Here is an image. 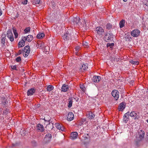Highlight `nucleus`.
Wrapping results in <instances>:
<instances>
[{"label":"nucleus","mask_w":148,"mask_h":148,"mask_svg":"<svg viewBox=\"0 0 148 148\" xmlns=\"http://www.w3.org/2000/svg\"><path fill=\"white\" fill-rule=\"evenodd\" d=\"M53 87L51 85H49L47 88V90L48 91H50L53 89Z\"/></svg>","instance_id":"nucleus-31"},{"label":"nucleus","mask_w":148,"mask_h":148,"mask_svg":"<svg viewBox=\"0 0 148 148\" xmlns=\"http://www.w3.org/2000/svg\"><path fill=\"white\" fill-rule=\"evenodd\" d=\"M55 127L58 129L62 131H64L65 129L63 125L59 123H56L55 124Z\"/></svg>","instance_id":"nucleus-9"},{"label":"nucleus","mask_w":148,"mask_h":148,"mask_svg":"<svg viewBox=\"0 0 148 148\" xmlns=\"http://www.w3.org/2000/svg\"><path fill=\"white\" fill-rule=\"evenodd\" d=\"M112 95L115 99L117 100L119 97V92L116 90H114L112 92Z\"/></svg>","instance_id":"nucleus-5"},{"label":"nucleus","mask_w":148,"mask_h":148,"mask_svg":"<svg viewBox=\"0 0 148 148\" xmlns=\"http://www.w3.org/2000/svg\"><path fill=\"white\" fill-rule=\"evenodd\" d=\"M130 112H128L126 113L123 116V121L125 123H126L129 120V116Z\"/></svg>","instance_id":"nucleus-11"},{"label":"nucleus","mask_w":148,"mask_h":148,"mask_svg":"<svg viewBox=\"0 0 148 148\" xmlns=\"http://www.w3.org/2000/svg\"><path fill=\"white\" fill-rule=\"evenodd\" d=\"M11 68L13 69L17 70L16 69V65L12 66H11Z\"/></svg>","instance_id":"nucleus-45"},{"label":"nucleus","mask_w":148,"mask_h":148,"mask_svg":"<svg viewBox=\"0 0 148 148\" xmlns=\"http://www.w3.org/2000/svg\"><path fill=\"white\" fill-rule=\"evenodd\" d=\"M96 31L99 35H102L104 33V30L100 27H97L96 29Z\"/></svg>","instance_id":"nucleus-6"},{"label":"nucleus","mask_w":148,"mask_h":148,"mask_svg":"<svg viewBox=\"0 0 148 148\" xmlns=\"http://www.w3.org/2000/svg\"><path fill=\"white\" fill-rule=\"evenodd\" d=\"M37 47L41 49H43L44 48V44L41 42H39L37 43Z\"/></svg>","instance_id":"nucleus-20"},{"label":"nucleus","mask_w":148,"mask_h":148,"mask_svg":"<svg viewBox=\"0 0 148 148\" xmlns=\"http://www.w3.org/2000/svg\"><path fill=\"white\" fill-rule=\"evenodd\" d=\"M44 51L46 52V53H48L49 52V51H45V49H44Z\"/></svg>","instance_id":"nucleus-51"},{"label":"nucleus","mask_w":148,"mask_h":148,"mask_svg":"<svg viewBox=\"0 0 148 148\" xmlns=\"http://www.w3.org/2000/svg\"><path fill=\"white\" fill-rule=\"evenodd\" d=\"M79 129L80 128H79V129H78V132H81V130L83 129V127H82V128H81V129L80 130H79Z\"/></svg>","instance_id":"nucleus-49"},{"label":"nucleus","mask_w":148,"mask_h":148,"mask_svg":"<svg viewBox=\"0 0 148 148\" xmlns=\"http://www.w3.org/2000/svg\"><path fill=\"white\" fill-rule=\"evenodd\" d=\"M80 88L84 92V91L85 90V88L84 87V86L83 85H80Z\"/></svg>","instance_id":"nucleus-43"},{"label":"nucleus","mask_w":148,"mask_h":148,"mask_svg":"<svg viewBox=\"0 0 148 148\" xmlns=\"http://www.w3.org/2000/svg\"><path fill=\"white\" fill-rule=\"evenodd\" d=\"M140 33V31L138 29H136L131 32V35L134 37H137L139 35Z\"/></svg>","instance_id":"nucleus-4"},{"label":"nucleus","mask_w":148,"mask_h":148,"mask_svg":"<svg viewBox=\"0 0 148 148\" xmlns=\"http://www.w3.org/2000/svg\"><path fill=\"white\" fill-rule=\"evenodd\" d=\"M13 30L14 34L15 36V38H16L18 37V34L17 32L16 29L15 28H13Z\"/></svg>","instance_id":"nucleus-32"},{"label":"nucleus","mask_w":148,"mask_h":148,"mask_svg":"<svg viewBox=\"0 0 148 148\" xmlns=\"http://www.w3.org/2000/svg\"><path fill=\"white\" fill-rule=\"evenodd\" d=\"M2 14V12L0 8V16Z\"/></svg>","instance_id":"nucleus-50"},{"label":"nucleus","mask_w":148,"mask_h":148,"mask_svg":"<svg viewBox=\"0 0 148 148\" xmlns=\"http://www.w3.org/2000/svg\"><path fill=\"white\" fill-rule=\"evenodd\" d=\"M86 121V119H85L82 120L80 121V123L79 124L80 126H81V125H83L84 124V123H85Z\"/></svg>","instance_id":"nucleus-35"},{"label":"nucleus","mask_w":148,"mask_h":148,"mask_svg":"<svg viewBox=\"0 0 148 148\" xmlns=\"http://www.w3.org/2000/svg\"><path fill=\"white\" fill-rule=\"evenodd\" d=\"M51 135L49 134L48 133L45 136V138L47 139L49 141L51 139Z\"/></svg>","instance_id":"nucleus-26"},{"label":"nucleus","mask_w":148,"mask_h":148,"mask_svg":"<svg viewBox=\"0 0 148 148\" xmlns=\"http://www.w3.org/2000/svg\"><path fill=\"white\" fill-rule=\"evenodd\" d=\"M74 117V115L73 113L72 112H69L67 116L68 119L69 121H71L73 119Z\"/></svg>","instance_id":"nucleus-19"},{"label":"nucleus","mask_w":148,"mask_h":148,"mask_svg":"<svg viewBox=\"0 0 148 148\" xmlns=\"http://www.w3.org/2000/svg\"><path fill=\"white\" fill-rule=\"evenodd\" d=\"M147 122L148 123V119L147 120Z\"/></svg>","instance_id":"nucleus-55"},{"label":"nucleus","mask_w":148,"mask_h":148,"mask_svg":"<svg viewBox=\"0 0 148 148\" xmlns=\"http://www.w3.org/2000/svg\"><path fill=\"white\" fill-rule=\"evenodd\" d=\"M134 82V80H131L130 82V83L131 85H133V83Z\"/></svg>","instance_id":"nucleus-48"},{"label":"nucleus","mask_w":148,"mask_h":148,"mask_svg":"<svg viewBox=\"0 0 148 148\" xmlns=\"http://www.w3.org/2000/svg\"><path fill=\"white\" fill-rule=\"evenodd\" d=\"M89 136L88 134H85L83 136V139L87 141L89 138Z\"/></svg>","instance_id":"nucleus-30"},{"label":"nucleus","mask_w":148,"mask_h":148,"mask_svg":"<svg viewBox=\"0 0 148 148\" xmlns=\"http://www.w3.org/2000/svg\"><path fill=\"white\" fill-rule=\"evenodd\" d=\"M7 103V101L6 99L5 98H3V101H2L1 104L3 107H5Z\"/></svg>","instance_id":"nucleus-24"},{"label":"nucleus","mask_w":148,"mask_h":148,"mask_svg":"<svg viewBox=\"0 0 148 148\" xmlns=\"http://www.w3.org/2000/svg\"><path fill=\"white\" fill-rule=\"evenodd\" d=\"M120 80V79H118V81H121Z\"/></svg>","instance_id":"nucleus-54"},{"label":"nucleus","mask_w":148,"mask_h":148,"mask_svg":"<svg viewBox=\"0 0 148 148\" xmlns=\"http://www.w3.org/2000/svg\"><path fill=\"white\" fill-rule=\"evenodd\" d=\"M40 0H33V3L35 4H39L40 2Z\"/></svg>","instance_id":"nucleus-40"},{"label":"nucleus","mask_w":148,"mask_h":148,"mask_svg":"<svg viewBox=\"0 0 148 148\" xmlns=\"http://www.w3.org/2000/svg\"><path fill=\"white\" fill-rule=\"evenodd\" d=\"M113 36L112 33H105L103 39L106 42H108L110 40H113Z\"/></svg>","instance_id":"nucleus-1"},{"label":"nucleus","mask_w":148,"mask_h":148,"mask_svg":"<svg viewBox=\"0 0 148 148\" xmlns=\"http://www.w3.org/2000/svg\"><path fill=\"white\" fill-rule=\"evenodd\" d=\"M125 24V20H122L120 22L119 25L120 27L122 28L124 26Z\"/></svg>","instance_id":"nucleus-27"},{"label":"nucleus","mask_w":148,"mask_h":148,"mask_svg":"<svg viewBox=\"0 0 148 148\" xmlns=\"http://www.w3.org/2000/svg\"><path fill=\"white\" fill-rule=\"evenodd\" d=\"M88 42L84 41L83 42V45L85 46H88Z\"/></svg>","instance_id":"nucleus-46"},{"label":"nucleus","mask_w":148,"mask_h":148,"mask_svg":"<svg viewBox=\"0 0 148 148\" xmlns=\"http://www.w3.org/2000/svg\"><path fill=\"white\" fill-rule=\"evenodd\" d=\"M7 36L10 39L11 42H12L14 40V38L13 37V34L11 30H8L7 32Z\"/></svg>","instance_id":"nucleus-8"},{"label":"nucleus","mask_w":148,"mask_h":148,"mask_svg":"<svg viewBox=\"0 0 148 148\" xmlns=\"http://www.w3.org/2000/svg\"><path fill=\"white\" fill-rule=\"evenodd\" d=\"M23 51L22 50H20L18 52V55H20L21 54V53H22V52H23Z\"/></svg>","instance_id":"nucleus-47"},{"label":"nucleus","mask_w":148,"mask_h":148,"mask_svg":"<svg viewBox=\"0 0 148 148\" xmlns=\"http://www.w3.org/2000/svg\"><path fill=\"white\" fill-rule=\"evenodd\" d=\"M130 62L132 64L135 65H138L139 64V62L137 61H134L131 60L130 61Z\"/></svg>","instance_id":"nucleus-38"},{"label":"nucleus","mask_w":148,"mask_h":148,"mask_svg":"<svg viewBox=\"0 0 148 148\" xmlns=\"http://www.w3.org/2000/svg\"><path fill=\"white\" fill-rule=\"evenodd\" d=\"M101 77L98 76H95L92 79L93 82H98L101 79Z\"/></svg>","instance_id":"nucleus-13"},{"label":"nucleus","mask_w":148,"mask_h":148,"mask_svg":"<svg viewBox=\"0 0 148 148\" xmlns=\"http://www.w3.org/2000/svg\"><path fill=\"white\" fill-rule=\"evenodd\" d=\"M35 92V90L34 89L31 88L28 90L27 92V95H32Z\"/></svg>","instance_id":"nucleus-21"},{"label":"nucleus","mask_w":148,"mask_h":148,"mask_svg":"<svg viewBox=\"0 0 148 148\" xmlns=\"http://www.w3.org/2000/svg\"><path fill=\"white\" fill-rule=\"evenodd\" d=\"M112 27V25L110 23H108L106 25V28L108 29H110Z\"/></svg>","instance_id":"nucleus-39"},{"label":"nucleus","mask_w":148,"mask_h":148,"mask_svg":"<svg viewBox=\"0 0 148 148\" xmlns=\"http://www.w3.org/2000/svg\"><path fill=\"white\" fill-rule=\"evenodd\" d=\"M110 59L112 61H116V62L118 61L119 60V58H115L114 57H112L110 58Z\"/></svg>","instance_id":"nucleus-36"},{"label":"nucleus","mask_w":148,"mask_h":148,"mask_svg":"<svg viewBox=\"0 0 148 148\" xmlns=\"http://www.w3.org/2000/svg\"><path fill=\"white\" fill-rule=\"evenodd\" d=\"M16 60L17 62H19L21 60V58L20 57H18L16 58Z\"/></svg>","instance_id":"nucleus-44"},{"label":"nucleus","mask_w":148,"mask_h":148,"mask_svg":"<svg viewBox=\"0 0 148 148\" xmlns=\"http://www.w3.org/2000/svg\"><path fill=\"white\" fill-rule=\"evenodd\" d=\"M87 115L88 117L90 119H92L95 116V115L92 112H89Z\"/></svg>","instance_id":"nucleus-23"},{"label":"nucleus","mask_w":148,"mask_h":148,"mask_svg":"<svg viewBox=\"0 0 148 148\" xmlns=\"http://www.w3.org/2000/svg\"><path fill=\"white\" fill-rule=\"evenodd\" d=\"M36 129L40 132H43L45 130V128L43 125L38 123L37 125Z\"/></svg>","instance_id":"nucleus-7"},{"label":"nucleus","mask_w":148,"mask_h":148,"mask_svg":"<svg viewBox=\"0 0 148 148\" xmlns=\"http://www.w3.org/2000/svg\"><path fill=\"white\" fill-rule=\"evenodd\" d=\"M69 87L68 85L63 84L61 88V91L64 92H65L68 90L69 89Z\"/></svg>","instance_id":"nucleus-14"},{"label":"nucleus","mask_w":148,"mask_h":148,"mask_svg":"<svg viewBox=\"0 0 148 148\" xmlns=\"http://www.w3.org/2000/svg\"><path fill=\"white\" fill-rule=\"evenodd\" d=\"M53 127V124L52 123H50L49 122V124H48L46 126V128L48 130H52Z\"/></svg>","instance_id":"nucleus-22"},{"label":"nucleus","mask_w":148,"mask_h":148,"mask_svg":"<svg viewBox=\"0 0 148 148\" xmlns=\"http://www.w3.org/2000/svg\"><path fill=\"white\" fill-rule=\"evenodd\" d=\"M72 101L71 100L69 101V105L68 106V107L69 108L71 107L72 105Z\"/></svg>","instance_id":"nucleus-42"},{"label":"nucleus","mask_w":148,"mask_h":148,"mask_svg":"<svg viewBox=\"0 0 148 148\" xmlns=\"http://www.w3.org/2000/svg\"><path fill=\"white\" fill-rule=\"evenodd\" d=\"M44 120H45V121H46V120L45 119H44Z\"/></svg>","instance_id":"nucleus-56"},{"label":"nucleus","mask_w":148,"mask_h":148,"mask_svg":"<svg viewBox=\"0 0 148 148\" xmlns=\"http://www.w3.org/2000/svg\"><path fill=\"white\" fill-rule=\"evenodd\" d=\"M114 46V43H108L107 44V47H110V48H111L112 47Z\"/></svg>","instance_id":"nucleus-37"},{"label":"nucleus","mask_w":148,"mask_h":148,"mask_svg":"<svg viewBox=\"0 0 148 148\" xmlns=\"http://www.w3.org/2000/svg\"><path fill=\"white\" fill-rule=\"evenodd\" d=\"M5 37H2L1 39V43L3 44H4L5 42Z\"/></svg>","instance_id":"nucleus-41"},{"label":"nucleus","mask_w":148,"mask_h":148,"mask_svg":"<svg viewBox=\"0 0 148 148\" xmlns=\"http://www.w3.org/2000/svg\"><path fill=\"white\" fill-rule=\"evenodd\" d=\"M45 34L42 33H40L38 34L37 36V38L39 39H40L45 36Z\"/></svg>","instance_id":"nucleus-29"},{"label":"nucleus","mask_w":148,"mask_h":148,"mask_svg":"<svg viewBox=\"0 0 148 148\" xmlns=\"http://www.w3.org/2000/svg\"><path fill=\"white\" fill-rule=\"evenodd\" d=\"M88 69V65L86 64L82 65L81 67L79 69L80 71H83L84 70H87Z\"/></svg>","instance_id":"nucleus-16"},{"label":"nucleus","mask_w":148,"mask_h":148,"mask_svg":"<svg viewBox=\"0 0 148 148\" xmlns=\"http://www.w3.org/2000/svg\"><path fill=\"white\" fill-rule=\"evenodd\" d=\"M130 116L133 119H135L138 117V115L135 112L133 111L130 113Z\"/></svg>","instance_id":"nucleus-18"},{"label":"nucleus","mask_w":148,"mask_h":148,"mask_svg":"<svg viewBox=\"0 0 148 148\" xmlns=\"http://www.w3.org/2000/svg\"><path fill=\"white\" fill-rule=\"evenodd\" d=\"M123 1L124 2H126L127 0H123Z\"/></svg>","instance_id":"nucleus-53"},{"label":"nucleus","mask_w":148,"mask_h":148,"mask_svg":"<svg viewBox=\"0 0 148 148\" xmlns=\"http://www.w3.org/2000/svg\"><path fill=\"white\" fill-rule=\"evenodd\" d=\"M22 37L23 38L25 41L26 40L28 42H30L33 39V36L30 35H28L26 37L24 36Z\"/></svg>","instance_id":"nucleus-10"},{"label":"nucleus","mask_w":148,"mask_h":148,"mask_svg":"<svg viewBox=\"0 0 148 148\" xmlns=\"http://www.w3.org/2000/svg\"><path fill=\"white\" fill-rule=\"evenodd\" d=\"M30 51V47L29 46H25L23 51V55L25 57H27L29 54Z\"/></svg>","instance_id":"nucleus-3"},{"label":"nucleus","mask_w":148,"mask_h":148,"mask_svg":"<svg viewBox=\"0 0 148 148\" xmlns=\"http://www.w3.org/2000/svg\"><path fill=\"white\" fill-rule=\"evenodd\" d=\"M30 27H27L24 30V33L25 34H27L30 31Z\"/></svg>","instance_id":"nucleus-33"},{"label":"nucleus","mask_w":148,"mask_h":148,"mask_svg":"<svg viewBox=\"0 0 148 148\" xmlns=\"http://www.w3.org/2000/svg\"><path fill=\"white\" fill-rule=\"evenodd\" d=\"M48 49V50H49V47L47 46V47H45V49Z\"/></svg>","instance_id":"nucleus-52"},{"label":"nucleus","mask_w":148,"mask_h":148,"mask_svg":"<svg viewBox=\"0 0 148 148\" xmlns=\"http://www.w3.org/2000/svg\"><path fill=\"white\" fill-rule=\"evenodd\" d=\"M78 134L77 132H73L70 135L71 138L72 139H76L77 136Z\"/></svg>","instance_id":"nucleus-15"},{"label":"nucleus","mask_w":148,"mask_h":148,"mask_svg":"<svg viewBox=\"0 0 148 148\" xmlns=\"http://www.w3.org/2000/svg\"><path fill=\"white\" fill-rule=\"evenodd\" d=\"M139 136L142 138L144 137L145 135V132L143 131L140 130L138 132Z\"/></svg>","instance_id":"nucleus-28"},{"label":"nucleus","mask_w":148,"mask_h":148,"mask_svg":"<svg viewBox=\"0 0 148 148\" xmlns=\"http://www.w3.org/2000/svg\"><path fill=\"white\" fill-rule=\"evenodd\" d=\"M25 40L22 37V39L21 41L18 42V47L20 48L24 46L25 45Z\"/></svg>","instance_id":"nucleus-12"},{"label":"nucleus","mask_w":148,"mask_h":148,"mask_svg":"<svg viewBox=\"0 0 148 148\" xmlns=\"http://www.w3.org/2000/svg\"><path fill=\"white\" fill-rule=\"evenodd\" d=\"M72 34L71 33H69L68 31L67 32L64 33V35H62V37L63 39L65 41L70 39L71 40H73V39L72 37V36H71Z\"/></svg>","instance_id":"nucleus-2"},{"label":"nucleus","mask_w":148,"mask_h":148,"mask_svg":"<svg viewBox=\"0 0 148 148\" xmlns=\"http://www.w3.org/2000/svg\"><path fill=\"white\" fill-rule=\"evenodd\" d=\"M125 107L123 103H121L119 105L118 109L119 111H122Z\"/></svg>","instance_id":"nucleus-17"},{"label":"nucleus","mask_w":148,"mask_h":148,"mask_svg":"<svg viewBox=\"0 0 148 148\" xmlns=\"http://www.w3.org/2000/svg\"><path fill=\"white\" fill-rule=\"evenodd\" d=\"M19 1H21V3L23 4H26L27 3V0H18Z\"/></svg>","instance_id":"nucleus-34"},{"label":"nucleus","mask_w":148,"mask_h":148,"mask_svg":"<svg viewBox=\"0 0 148 148\" xmlns=\"http://www.w3.org/2000/svg\"><path fill=\"white\" fill-rule=\"evenodd\" d=\"M80 18L78 17L74 18L73 20V22L74 24H77L79 23Z\"/></svg>","instance_id":"nucleus-25"}]
</instances>
